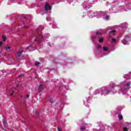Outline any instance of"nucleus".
Listing matches in <instances>:
<instances>
[{
  "label": "nucleus",
  "instance_id": "nucleus-26",
  "mask_svg": "<svg viewBox=\"0 0 131 131\" xmlns=\"http://www.w3.org/2000/svg\"><path fill=\"white\" fill-rule=\"evenodd\" d=\"M97 36H93L92 38H96Z\"/></svg>",
  "mask_w": 131,
  "mask_h": 131
},
{
  "label": "nucleus",
  "instance_id": "nucleus-12",
  "mask_svg": "<svg viewBox=\"0 0 131 131\" xmlns=\"http://www.w3.org/2000/svg\"><path fill=\"white\" fill-rule=\"evenodd\" d=\"M5 50H8V49L10 50V49H11V47H10V46L5 47Z\"/></svg>",
  "mask_w": 131,
  "mask_h": 131
},
{
  "label": "nucleus",
  "instance_id": "nucleus-5",
  "mask_svg": "<svg viewBox=\"0 0 131 131\" xmlns=\"http://www.w3.org/2000/svg\"><path fill=\"white\" fill-rule=\"evenodd\" d=\"M2 38L3 39V41H6V40L7 39V38L6 36L4 35H2Z\"/></svg>",
  "mask_w": 131,
  "mask_h": 131
},
{
  "label": "nucleus",
  "instance_id": "nucleus-24",
  "mask_svg": "<svg viewBox=\"0 0 131 131\" xmlns=\"http://www.w3.org/2000/svg\"><path fill=\"white\" fill-rule=\"evenodd\" d=\"M105 18L106 19V20H108L109 19V16L108 15L106 16Z\"/></svg>",
  "mask_w": 131,
  "mask_h": 131
},
{
  "label": "nucleus",
  "instance_id": "nucleus-23",
  "mask_svg": "<svg viewBox=\"0 0 131 131\" xmlns=\"http://www.w3.org/2000/svg\"><path fill=\"white\" fill-rule=\"evenodd\" d=\"M126 85H127V86H128L130 85V83H127L126 84Z\"/></svg>",
  "mask_w": 131,
  "mask_h": 131
},
{
  "label": "nucleus",
  "instance_id": "nucleus-27",
  "mask_svg": "<svg viewBox=\"0 0 131 131\" xmlns=\"http://www.w3.org/2000/svg\"><path fill=\"white\" fill-rule=\"evenodd\" d=\"M57 129H58V131H61V129H60V127H58Z\"/></svg>",
  "mask_w": 131,
  "mask_h": 131
},
{
  "label": "nucleus",
  "instance_id": "nucleus-19",
  "mask_svg": "<svg viewBox=\"0 0 131 131\" xmlns=\"http://www.w3.org/2000/svg\"><path fill=\"white\" fill-rule=\"evenodd\" d=\"M14 93H15V91L14 90H12V92L10 94V96H13V95H14Z\"/></svg>",
  "mask_w": 131,
  "mask_h": 131
},
{
  "label": "nucleus",
  "instance_id": "nucleus-34",
  "mask_svg": "<svg viewBox=\"0 0 131 131\" xmlns=\"http://www.w3.org/2000/svg\"><path fill=\"white\" fill-rule=\"evenodd\" d=\"M35 78H37V77L36 76V77H35Z\"/></svg>",
  "mask_w": 131,
  "mask_h": 131
},
{
  "label": "nucleus",
  "instance_id": "nucleus-25",
  "mask_svg": "<svg viewBox=\"0 0 131 131\" xmlns=\"http://www.w3.org/2000/svg\"><path fill=\"white\" fill-rule=\"evenodd\" d=\"M18 88V84L16 85V87H14L13 89L14 90H16Z\"/></svg>",
  "mask_w": 131,
  "mask_h": 131
},
{
  "label": "nucleus",
  "instance_id": "nucleus-31",
  "mask_svg": "<svg viewBox=\"0 0 131 131\" xmlns=\"http://www.w3.org/2000/svg\"><path fill=\"white\" fill-rule=\"evenodd\" d=\"M24 19H27V17H24Z\"/></svg>",
  "mask_w": 131,
  "mask_h": 131
},
{
  "label": "nucleus",
  "instance_id": "nucleus-9",
  "mask_svg": "<svg viewBox=\"0 0 131 131\" xmlns=\"http://www.w3.org/2000/svg\"><path fill=\"white\" fill-rule=\"evenodd\" d=\"M101 48H102V46H101V45H98L97 46L96 49H97V50H99V49H101Z\"/></svg>",
  "mask_w": 131,
  "mask_h": 131
},
{
  "label": "nucleus",
  "instance_id": "nucleus-10",
  "mask_svg": "<svg viewBox=\"0 0 131 131\" xmlns=\"http://www.w3.org/2000/svg\"><path fill=\"white\" fill-rule=\"evenodd\" d=\"M35 66H38L39 65H40V62H37L35 63Z\"/></svg>",
  "mask_w": 131,
  "mask_h": 131
},
{
  "label": "nucleus",
  "instance_id": "nucleus-14",
  "mask_svg": "<svg viewBox=\"0 0 131 131\" xmlns=\"http://www.w3.org/2000/svg\"><path fill=\"white\" fill-rule=\"evenodd\" d=\"M24 27L25 28V29H27L30 27V26H24Z\"/></svg>",
  "mask_w": 131,
  "mask_h": 131
},
{
  "label": "nucleus",
  "instance_id": "nucleus-29",
  "mask_svg": "<svg viewBox=\"0 0 131 131\" xmlns=\"http://www.w3.org/2000/svg\"><path fill=\"white\" fill-rule=\"evenodd\" d=\"M26 98H27V99H28V98H29V95H27L26 96Z\"/></svg>",
  "mask_w": 131,
  "mask_h": 131
},
{
  "label": "nucleus",
  "instance_id": "nucleus-13",
  "mask_svg": "<svg viewBox=\"0 0 131 131\" xmlns=\"http://www.w3.org/2000/svg\"><path fill=\"white\" fill-rule=\"evenodd\" d=\"M103 41H104V38H101L99 39V42H102Z\"/></svg>",
  "mask_w": 131,
  "mask_h": 131
},
{
  "label": "nucleus",
  "instance_id": "nucleus-1",
  "mask_svg": "<svg viewBox=\"0 0 131 131\" xmlns=\"http://www.w3.org/2000/svg\"><path fill=\"white\" fill-rule=\"evenodd\" d=\"M36 41H42V35L41 34V32L39 31V29H37L36 30Z\"/></svg>",
  "mask_w": 131,
  "mask_h": 131
},
{
  "label": "nucleus",
  "instance_id": "nucleus-18",
  "mask_svg": "<svg viewBox=\"0 0 131 131\" xmlns=\"http://www.w3.org/2000/svg\"><path fill=\"white\" fill-rule=\"evenodd\" d=\"M49 101H50V103H51V104H53V99H50L49 100Z\"/></svg>",
  "mask_w": 131,
  "mask_h": 131
},
{
  "label": "nucleus",
  "instance_id": "nucleus-11",
  "mask_svg": "<svg viewBox=\"0 0 131 131\" xmlns=\"http://www.w3.org/2000/svg\"><path fill=\"white\" fill-rule=\"evenodd\" d=\"M123 119V117L122 116H121V115H119V119L120 120H121L122 119Z\"/></svg>",
  "mask_w": 131,
  "mask_h": 131
},
{
  "label": "nucleus",
  "instance_id": "nucleus-32",
  "mask_svg": "<svg viewBox=\"0 0 131 131\" xmlns=\"http://www.w3.org/2000/svg\"><path fill=\"white\" fill-rule=\"evenodd\" d=\"M42 130H45V129H43V128H42Z\"/></svg>",
  "mask_w": 131,
  "mask_h": 131
},
{
  "label": "nucleus",
  "instance_id": "nucleus-7",
  "mask_svg": "<svg viewBox=\"0 0 131 131\" xmlns=\"http://www.w3.org/2000/svg\"><path fill=\"white\" fill-rule=\"evenodd\" d=\"M85 129V127L84 126H81L80 128V130H84Z\"/></svg>",
  "mask_w": 131,
  "mask_h": 131
},
{
  "label": "nucleus",
  "instance_id": "nucleus-33",
  "mask_svg": "<svg viewBox=\"0 0 131 131\" xmlns=\"http://www.w3.org/2000/svg\"><path fill=\"white\" fill-rule=\"evenodd\" d=\"M113 35H115V33H113Z\"/></svg>",
  "mask_w": 131,
  "mask_h": 131
},
{
  "label": "nucleus",
  "instance_id": "nucleus-21",
  "mask_svg": "<svg viewBox=\"0 0 131 131\" xmlns=\"http://www.w3.org/2000/svg\"><path fill=\"white\" fill-rule=\"evenodd\" d=\"M114 32H116V30H113V31H110L111 33H113Z\"/></svg>",
  "mask_w": 131,
  "mask_h": 131
},
{
  "label": "nucleus",
  "instance_id": "nucleus-22",
  "mask_svg": "<svg viewBox=\"0 0 131 131\" xmlns=\"http://www.w3.org/2000/svg\"><path fill=\"white\" fill-rule=\"evenodd\" d=\"M36 114L37 116H38V115H39V112H38V111H37V112H36Z\"/></svg>",
  "mask_w": 131,
  "mask_h": 131
},
{
  "label": "nucleus",
  "instance_id": "nucleus-17",
  "mask_svg": "<svg viewBox=\"0 0 131 131\" xmlns=\"http://www.w3.org/2000/svg\"><path fill=\"white\" fill-rule=\"evenodd\" d=\"M124 131H128V129L126 127H124L123 128Z\"/></svg>",
  "mask_w": 131,
  "mask_h": 131
},
{
  "label": "nucleus",
  "instance_id": "nucleus-20",
  "mask_svg": "<svg viewBox=\"0 0 131 131\" xmlns=\"http://www.w3.org/2000/svg\"><path fill=\"white\" fill-rule=\"evenodd\" d=\"M112 41H113V42H115L116 41V39H115V38H113V39H112Z\"/></svg>",
  "mask_w": 131,
  "mask_h": 131
},
{
  "label": "nucleus",
  "instance_id": "nucleus-4",
  "mask_svg": "<svg viewBox=\"0 0 131 131\" xmlns=\"http://www.w3.org/2000/svg\"><path fill=\"white\" fill-rule=\"evenodd\" d=\"M42 90H43V85L40 84L38 88V92H39V93H40V92H41Z\"/></svg>",
  "mask_w": 131,
  "mask_h": 131
},
{
  "label": "nucleus",
  "instance_id": "nucleus-3",
  "mask_svg": "<svg viewBox=\"0 0 131 131\" xmlns=\"http://www.w3.org/2000/svg\"><path fill=\"white\" fill-rule=\"evenodd\" d=\"M22 53H23V51H20L16 54V57L17 60H20V57H21Z\"/></svg>",
  "mask_w": 131,
  "mask_h": 131
},
{
  "label": "nucleus",
  "instance_id": "nucleus-28",
  "mask_svg": "<svg viewBox=\"0 0 131 131\" xmlns=\"http://www.w3.org/2000/svg\"><path fill=\"white\" fill-rule=\"evenodd\" d=\"M2 45H3V42L2 41H0V47H1Z\"/></svg>",
  "mask_w": 131,
  "mask_h": 131
},
{
  "label": "nucleus",
  "instance_id": "nucleus-6",
  "mask_svg": "<svg viewBox=\"0 0 131 131\" xmlns=\"http://www.w3.org/2000/svg\"><path fill=\"white\" fill-rule=\"evenodd\" d=\"M103 51L104 52H107L108 51V48H107V47H103Z\"/></svg>",
  "mask_w": 131,
  "mask_h": 131
},
{
  "label": "nucleus",
  "instance_id": "nucleus-15",
  "mask_svg": "<svg viewBox=\"0 0 131 131\" xmlns=\"http://www.w3.org/2000/svg\"><path fill=\"white\" fill-rule=\"evenodd\" d=\"M19 78H21L22 77H24V74H21V75H20L19 76H18Z\"/></svg>",
  "mask_w": 131,
  "mask_h": 131
},
{
  "label": "nucleus",
  "instance_id": "nucleus-2",
  "mask_svg": "<svg viewBox=\"0 0 131 131\" xmlns=\"http://www.w3.org/2000/svg\"><path fill=\"white\" fill-rule=\"evenodd\" d=\"M45 11H51L52 10V6H50L49 3H46L45 6Z\"/></svg>",
  "mask_w": 131,
  "mask_h": 131
},
{
  "label": "nucleus",
  "instance_id": "nucleus-30",
  "mask_svg": "<svg viewBox=\"0 0 131 131\" xmlns=\"http://www.w3.org/2000/svg\"><path fill=\"white\" fill-rule=\"evenodd\" d=\"M7 122H6V121H5L4 122V124H7Z\"/></svg>",
  "mask_w": 131,
  "mask_h": 131
},
{
  "label": "nucleus",
  "instance_id": "nucleus-16",
  "mask_svg": "<svg viewBox=\"0 0 131 131\" xmlns=\"http://www.w3.org/2000/svg\"><path fill=\"white\" fill-rule=\"evenodd\" d=\"M97 35H99L100 36L102 35V33H101L100 32H96Z\"/></svg>",
  "mask_w": 131,
  "mask_h": 131
},
{
  "label": "nucleus",
  "instance_id": "nucleus-8",
  "mask_svg": "<svg viewBox=\"0 0 131 131\" xmlns=\"http://www.w3.org/2000/svg\"><path fill=\"white\" fill-rule=\"evenodd\" d=\"M127 76H131V73H129L128 74H126L125 76H124V78H125V77H127Z\"/></svg>",
  "mask_w": 131,
  "mask_h": 131
}]
</instances>
